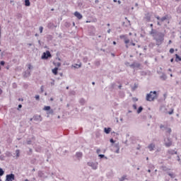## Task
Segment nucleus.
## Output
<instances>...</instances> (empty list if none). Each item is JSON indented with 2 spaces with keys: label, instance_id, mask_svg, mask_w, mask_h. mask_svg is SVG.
Segmentation results:
<instances>
[{
  "label": "nucleus",
  "instance_id": "412c9836",
  "mask_svg": "<svg viewBox=\"0 0 181 181\" xmlns=\"http://www.w3.org/2000/svg\"><path fill=\"white\" fill-rule=\"evenodd\" d=\"M76 158H83V153H81V152H77V153H76Z\"/></svg>",
  "mask_w": 181,
  "mask_h": 181
},
{
  "label": "nucleus",
  "instance_id": "2eb2a0df",
  "mask_svg": "<svg viewBox=\"0 0 181 181\" xmlns=\"http://www.w3.org/2000/svg\"><path fill=\"white\" fill-rule=\"evenodd\" d=\"M29 76H30V71L29 69H27L24 72V77H29Z\"/></svg>",
  "mask_w": 181,
  "mask_h": 181
},
{
  "label": "nucleus",
  "instance_id": "338daca9",
  "mask_svg": "<svg viewBox=\"0 0 181 181\" xmlns=\"http://www.w3.org/2000/svg\"><path fill=\"white\" fill-rule=\"evenodd\" d=\"M118 88H119V90H121V88H122V85H119V86H118Z\"/></svg>",
  "mask_w": 181,
  "mask_h": 181
},
{
  "label": "nucleus",
  "instance_id": "58836bf2",
  "mask_svg": "<svg viewBox=\"0 0 181 181\" xmlns=\"http://www.w3.org/2000/svg\"><path fill=\"white\" fill-rule=\"evenodd\" d=\"M170 53H171V54L175 53V49H173V48L170 49Z\"/></svg>",
  "mask_w": 181,
  "mask_h": 181
},
{
  "label": "nucleus",
  "instance_id": "cd10ccee",
  "mask_svg": "<svg viewBox=\"0 0 181 181\" xmlns=\"http://www.w3.org/2000/svg\"><path fill=\"white\" fill-rule=\"evenodd\" d=\"M98 156L100 159H103V158H105V159H108V158L105 157L104 154H99Z\"/></svg>",
  "mask_w": 181,
  "mask_h": 181
},
{
  "label": "nucleus",
  "instance_id": "bb28decb",
  "mask_svg": "<svg viewBox=\"0 0 181 181\" xmlns=\"http://www.w3.org/2000/svg\"><path fill=\"white\" fill-rule=\"evenodd\" d=\"M50 110H51L50 106H45V107H44V110L45 111H50Z\"/></svg>",
  "mask_w": 181,
  "mask_h": 181
},
{
  "label": "nucleus",
  "instance_id": "79ce46f5",
  "mask_svg": "<svg viewBox=\"0 0 181 181\" xmlns=\"http://www.w3.org/2000/svg\"><path fill=\"white\" fill-rule=\"evenodd\" d=\"M44 88H45V86H41V87H40L41 93H43Z\"/></svg>",
  "mask_w": 181,
  "mask_h": 181
},
{
  "label": "nucleus",
  "instance_id": "3c124183",
  "mask_svg": "<svg viewBox=\"0 0 181 181\" xmlns=\"http://www.w3.org/2000/svg\"><path fill=\"white\" fill-rule=\"evenodd\" d=\"M130 67H132L133 69H134V67H135V62L133 63V64H132L130 65Z\"/></svg>",
  "mask_w": 181,
  "mask_h": 181
},
{
  "label": "nucleus",
  "instance_id": "a211bd4d",
  "mask_svg": "<svg viewBox=\"0 0 181 181\" xmlns=\"http://www.w3.org/2000/svg\"><path fill=\"white\" fill-rule=\"evenodd\" d=\"M168 175L171 177V179H175V177H176V175L173 173H168Z\"/></svg>",
  "mask_w": 181,
  "mask_h": 181
},
{
  "label": "nucleus",
  "instance_id": "e433bc0d",
  "mask_svg": "<svg viewBox=\"0 0 181 181\" xmlns=\"http://www.w3.org/2000/svg\"><path fill=\"white\" fill-rule=\"evenodd\" d=\"M55 66H57V67H60V66H62V63L57 62V63H55Z\"/></svg>",
  "mask_w": 181,
  "mask_h": 181
},
{
  "label": "nucleus",
  "instance_id": "9d476101",
  "mask_svg": "<svg viewBox=\"0 0 181 181\" xmlns=\"http://www.w3.org/2000/svg\"><path fill=\"white\" fill-rule=\"evenodd\" d=\"M74 16H76V18L78 19H83V15H81V13H80L78 11H76L74 13Z\"/></svg>",
  "mask_w": 181,
  "mask_h": 181
},
{
  "label": "nucleus",
  "instance_id": "0eeeda50",
  "mask_svg": "<svg viewBox=\"0 0 181 181\" xmlns=\"http://www.w3.org/2000/svg\"><path fill=\"white\" fill-rule=\"evenodd\" d=\"M34 121H42V118L41 115H35L33 116Z\"/></svg>",
  "mask_w": 181,
  "mask_h": 181
},
{
  "label": "nucleus",
  "instance_id": "7ed1b4c3",
  "mask_svg": "<svg viewBox=\"0 0 181 181\" xmlns=\"http://www.w3.org/2000/svg\"><path fill=\"white\" fill-rule=\"evenodd\" d=\"M52 57V54L50 53V51L47 50L45 52H43L41 59L42 60H47V59H50Z\"/></svg>",
  "mask_w": 181,
  "mask_h": 181
},
{
  "label": "nucleus",
  "instance_id": "4be33fe9",
  "mask_svg": "<svg viewBox=\"0 0 181 181\" xmlns=\"http://www.w3.org/2000/svg\"><path fill=\"white\" fill-rule=\"evenodd\" d=\"M144 110V107L142 106H140L137 110V114H141L142 111Z\"/></svg>",
  "mask_w": 181,
  "mask_h": 181
},
{
  "label": "nucleus",
  "instance_id": "393cba45",
  "mask_svg": "<svg viewBox=\"0 0 181 181\" xmlns=\"http://www.w3.org/2000/svg\"><path fill=\"white\" fill-rule=\"evenodd\" d=\"M155 148V145H153V144H150L149 146H148V149L150 150V151H153V148Z\"/></svg>",
  "mask_w": 181,
  "mask_h": 181
},
{
  "label": "nucleus",
  "instance_id": "052dcab7",
  "mask_svg": "<svg viewBox=\"0 0 181 181\" xmlns=\"http://www.w3.org/2000/svg\"><path fill=\"white\" fill-rule=\"evenodd\" d=\"M136 149H137L138 151H139V150L141 149V146L139 145V146L136 147Z\"/></svg>",
  "mask_w": 181,
  "mask_h": 181
},
{
  "label": "nucleus",
  "instance_id": "2f4dec72",
  "mask_svg": "<svg viewBox=\"0 0 181 181\" xmlns=\"http://www.w3.org/2000/svg\"><path fill=\"white\" fill-rule=\"evenodd\" d=\"M6 156H8V158H11V156H12V153L11 152L6 151Z\"/></svg>",
  "mask_w": 181,
  "mask_h": 181
},
{
  "label": "nucleus",
  "instance_id": "49530a36",
  "mask_svg": "<svg viewBox=\"0 0 181 181\" xmlns=\"http://www.w3.org/2000/svg\"><path fill=\"white\" fill-rule=\"evenodd\" d=\"M0 64L1 66H5V62L1 61Z\"/></svg>",
  "mask_w": 181,
  "mask_h": 181
},
{
  "label": "nucleus",
  "instance_id": "8fccbe9b",
  "mask_svg": "<svg viewBox=\"0 0 181 181\" xmlns=\"http://www.w3.org/2000/svg\"><path fill=\"white\" fill-rule=\"evenodd\" d=\"M43 32V27H40V33H42Z\"/></svg>",
  "mask_w": 181,
  "mask_h": 181
},
{
  "label": "nucleus",
  "instance_id": "4468645a",
  "mask_svg": "<svg viewBox=\"0 0 181 181\" xmlns=\"http://www.w3.org/2000/svg\"><path fill=\"white\" fill-rule=\"evenodd\" d=\"M161 169H162V170H163V172H167V173H168L169 170H170V168H169L166 166H162Z\"/></svg>",
  "mask_w": 181,
  "mask_h": 181
},
{
  "label": "nucleus",
  "instance_id": "ddd939ff",
  "mask_svg": "<svg viewBox=\"0 0 181 181\" xmlns=\"http://www.w3.org/2000/svg\"><path fill=\"white\" fill-rule=\"evenodd\" d=\"M168 153H169L170 155H177V151H176L175 150L170 149V150H168Z\"/></svg>",
  "mask_w": 181,
  "mask_h": 181
},
{
  "label": "nucleus",
  "instance_id": "4d7b16f0",
  "mask_svg": "<svg viewBox=\"0 0 181 181\" xmlns=\"http://www.w3.org/2000/svg\"><path fill=\"white\" fill-rule=\"evenodd\" d=\"M169 115H172V114H173V110H172L171 111L168 112Z\"/></svg>",
  "mask_w": 181,
  "mask_h": 181
},
{
  "label": "nucleus",
  "instance_id": "c85d7f7f",
  "mask_svg": "<svg viewBox=\"0 0 181 181\" xmlns=\"http://www.w3.org/2000/svg\"><path fill=\"white\" fill-rule=\"evenodd\" d=\"M5 175V171H4V169L0 168V176H4Z\"/></svg>",
  "mask_w": 181,
  "mask_h": 181
},
{
  "label": "nucleus",
  "instance_id": "6e6d98bb",
  "mask_svg": "<svg viewBox=\"0 0 181 181\" xmlns=\"http://www.w3.org/2000/svg\"><path fill=\"white\" fill-rule=\"evenodd\" d=\"M133 108H134V110H136V108H137L136 104L133 105Z\"/></svg>",
  "mask_w": 181,
  "mask_h": 181
},
{
  "label": "nucleus",
  "instance_id": "5701e85b",
  "mask_svg": "<svg viewBox=\"0 0 181 181\" xmlns=\"http://www.w3.org/2000/svg\"><path fill=\"white\" fill-rule=\"evenodd\" d=\"M72 67H74V69H80V67H81V64H75L74 65H72Z\"/></svg>",
  "mask_w": 181,
  "mask_h": 181
},
{
  "label": "nucleus",
  "instance_id": "f257e3e1",
  "mask_svg": "<svg viewBox=\"0 0 181 181\" xmlns=\"http://www.w3.org/2000/svg\"><path fill=\"white\" fill-rule=\"evenodd\" d=\"M150 35L153 38V40L156 41V46H160L165 40V34L157 31L156 29H152V31L149 33Z\"/></svg>",
  "mask_w": 181,
  "mask_h": 181
},
{
  "label": "nucleus",
  "instance_id": "f8f14e48",
  "mask_svg": "<svg viewBox=\"0 0 181 181\" xmlns=\"http://www.w3.org/2000/svg\"><path fill=\"white\" fill-rule=\"evenodd\" d=\"M165 129L166 130V133L168 134H167V136H170V134L172 133V129L169 127H165Z\"/></svg>",
  "mask_w": 181,
  "mask_h": 181
},
{
  "label": "nucleus",
  "instance_id": "1a4fd4ad",
  "mask_svg": "<svg viewBox=\"0 0 181 181\" xmlns=\"http://www.w3.org/2000/svg\"><path fill=\"white\" fill-rule=\"evenodd\" d=\"M38 176L40 177H42V179L47 178V175H46V174H45V173H43L42 171H39L38 172Z\"/></svg>",
  "mask_w": 181,
  "mask_h": 181
},
{
  "label": "nucleus",
  "instance_id": "dca6fc26",
  "mask_svg": "<svg viewBox=\"0 0 181 181\" xmlns=\"http://www.w3.org/2000/svg\"><path fill=\"white\" fill-rule=\"evenodd\" d=\"M104 132L105 134H110V132H111V127H105L104 128Z\"/></svg>",
  "mask_w": 181,
  "mask_h": 181
},
{
  "label": "nucleus",
  "instance_id": "72a5a7b5",
  "mask_svg": "<svg viewBox=\"0 0 181 181\" xmlns=\"http://www.w3.org/2000/svg\"><path fill=\"white\" fill-rule=\"evenodd\" d=\"M114 148H115V149H118V148H119V144H114Z\"/></svg>",
  "mask_w": 181,
  "mask_h": 181
},
{
  "label": "nucleus",
  "instance_id": "f704fd0d",
  "mask_svg": "<svg viewBox=\"0 0 181 181\" xmlns=\"http://www.w3.org/2000/svg\"><path fill=\"white\" fill-rule=\"evenodd\" d=\"M35 98L37 101H39V100H40V96L39 95H36Z\"/></svg>",
  "mask_w": 181,
  "mask_h": 181
},
{
  "label": "nucleus",
  "instance_id": "5fc2aeb1",
  "mask_svg": "<svg viewBox=\"0 0 181 181\" xmlns=\"http://www.w3.org/2000/svg\"><path fill=\"white\" fill-rule=\"evenodd\" d=\"M160 129H165V125H163V124H160Z\"/></svg>",
  "mask_w": 181,
  "mask_h": 181
},
{
  "label": "nucleus",
  "instance_id": "473e14b6",
  "mask_svg": "<svg viewBox=\"0 0 181 181\" xmlns=\"http://www.w3.org/2000/svg\"><path fill=\"white\" fill-rule=\"evenodd\" d=\"M134 67H136L137 69H139V67H141V64H139V63H135V64H134Z\"/></svg>",
  "mask_w": 181,
  "mask_h": 181
},
{
  "label": "nucleus",
  "instance_id": "0e129e2a",
  "mask_svg": "<svg viewBox=\"0 0 181 181\" xmlns=\"http://www.w3.org/2000/svg\"><path fill=\"white\" fill-rule=\"evenodd\" d=\"M20 108H22V105L21 104L18 105V110H19Z\"/></svg>",
  "mask_w": 181,
  "mask_h": 181
},
{
  "label": "nucleus",
  "instance_id": "ea45409f",
  "mask_svg": "<svg viewBox=\"0 0 181 181\" xmlns=\"http://www.w3.org/2000/svg\"><path fill=\"white\" fill-rule=\"evenodd\" d=\"M47 114H53V110L50 109L49 110H48Z\"/></svg>",
  "mask_w": 181,
  "mask_h": 181
},
{
  "label": "nucleus",
  "instance_id": "f3484780",
  "mask_svg": "<svg viewBox=\"0 0 181 181\" xmlns=\"http://www.w3.org/2000/svg\"><path fill=\"white\" fill-rule=\"evenodd\" d=\"M59 68L55 67L54 69H52V73L54 74V76H57Z\"/></svg>",
  "mask_w": 181,
  "mask_h": 181
},
{
  "label": "nucleus",
  "instance_id": "864d4df0",
  "mask_svg": "<svg viewBox=\"0 0 181 181\" xmlns=\"http://www.w3.org/2000/svg\"><path fill=\"white\" fill-rule=\"evenodd\" d=\"M112 88H115V83H113L111 84Z\"/></svg>",
  "mask_w": 181,
  "mask_h": 181
},
{
  "label": "nucleus",
  "instance_id": "13d9d810",
  "mask_svg": "<svg viewBox=\"0 0 181 181\" xmlns=\"http://www.w3.org/2000/svg\"><path fill=\"white\" fill-rule=\"evenodd\" d=\"M100 152H101V149L98 148L97 151H96V153H100Z\"/></svg>",
  "mask_w": 181,
  "mask_h": 181
},
{
  "label": "nucleus",
  "instance_id": "20e7f679",
  "mask_svg": "<svg viewBox=\"0 0 181 181\" xmlns=\"http://www.w3.org/2000/svg\"><path fill=\"white\" fill-rule=\"evenodd\" d=\"M165 145L167 148L172 146L173 141L170 136H168L167 139H165Z\"/></svg>",
  "mask_w": 181,
  "mask_h": 181
},
{
  "label": "nucleus",
  "instance_id": "c756f323",
  "mask_svg": "<svg viewBox=\"0 0 181 181\" xmlns=\"http://www.w3.org/2000/svg\"><path fill=\"white\" fill-rule=\"evenodd\" d=\"M127 175H123L121 178L119 179V181H124L126 180Z\"/></svg>",
  "mask_w": 181,
  "mask_h": 181
},
{
  "label": "nucleus",
  "instance_id": "c03bdc74",
  "mask_svg": "<svg viewBox=\"0 0 181 181\" xmlns=\"http://www.w3.org/2000/svg\"><path fill=\"white\" fill-rule=\"evenodd\" d=\"M115 153H119V148H116Z\"/></svg>",
  "mask_w": 181,
  "mask_h": 181
},
{
  "label": "nucleus",
  "instance_id": "de8ad7c7",
  "mask_svg": "<svg viewBox=\"0 0 181 181\" xmlns=\"http://www.w3.org/2000/svg\"><path fill=\"white\" fill-rule=\"evenodd\" d=\"M155 18H156V19H158V21H160V17H159V16H155Z\"/></svg>",
  "mask_w": 181,
  "mask_h": 181
},
{
  "label": "nucleus",
  "instance_id": "a18cd8bd",
  "mask_svg": "<svg viewBox=\"0 0 181 181\" xmlns=\"http://www.w3.org/2000/svg\"><path fill=\"white\" fill-rule=\"evenodd\" d=\"M157 25H158V26H162V22L158 21V22H157Z\"/></svg>",
  "mask_w": 181,
  "mask_h": 181
},
{
  "label": "nucleus",
  "instance_id": "e2e57ef3",
  "mask_svg": "<svg viewBox=\"0 0 181 181\" xmlns=\"http://www.w3.org/2000/svg\"><path fill=\"white\" fill-rule=\"evenodd\" d=\"M32 69V65L29 64L28 65V70H30Z\"/></svg>",
  "mask_w": 181,
  "mask_h": 181
},
{
  "label": "nucleus",
  "instance_id": "774afa93",
  "mask_svg": "<svg viewBox=\"0 0 181 181\" xmlns=\"http://www.w3.org/2000/svg\"><path fill=\"white\" fill-rule=\"evenodd\" d=\"M132 46H135V42H131Z\"/></svg>",
  "mask_w": 181,
  "mask_h": 181
},
{
  "label": "nucleus",
  "instance_id": "bf43d9fd",
  "mask_svg": "<svg viewBox=\"0 0 181 181\" xmlns=\"http://www.w3.org/2000/svg\"><path fill=\"white\" fill-rule=\"evenodd\" d=\"M177 160L178 162H180V157H179V156H177Z\"/></svg>",
  "mask_w": 181,
  "mask_h": 181
},
{
  "label": "nucleus",
  "instance_id": "c9c22d12",
  "mask_svg": "<svg viewBox=\"0 0 181 181\" xmlns=\"http://www.w3.org/2000/svg\"><path fill=\"white\" fill-rule=\"evenodd\" d=\"M124 43L126 45H128V43H129V40L127 39V38H124Z\"/></svg>",
  "mask_w": 181,
  "mask_h": 181
},
{
  "label": "nucleus",
  "instance_id": "680f3d73",
  "mask_svg": "<svg viewBox=\"0 0 181 181\" xmlns=\"http://www.w3.org/2000/svg\"><path fill=\"white\" fill-rule=\"evenodd\" d=\"M150 27L151 28V32H152V29H153V24H150Z\"/></svg>",
  "mask_w": 181,
  "mask_h": 181
},
{
  "label": "nucleus",
  "instance_id": "4c0bfd02",
  "mask_svg": "<svg viewBox=\"0 0 181 181\" xmlns=\"http://www.w3.org/2000/svg\"><path fill=\"white\" fill-rule=\"evenodd\" d=\"M5 156L4 155L0 156V160H5Z\"/></svg>",
  "mask_w": 181,
  "mask_h": 181
},
{
  "label": "nucleus",
  "instance_id": "7c9ffc66",
  "mask_svg": "<svg viewBox=\"0 0 181 181\" xmlns=\"http://www.w3.org/2000/svg\"><path fill=\"white\" fill-rule=\"evenodd\" d=\"M16 158H18L20 156L21 151L19 150L16 151Z\"/></svg>",
  "mask_w": 181,
  "mask_h": 181
},
{
  "label": "nucleus",
  "instance_id": "6e6552de",
  "mask_svg": "<svg viewBox=\"0 0 181 181\" xmlns=\"http://www.w3.org/2000/svg\"><path fill=\"white\" fill-rule=\"evenodd\" d=\"M152 15L150 13H147L145 15L144 19H146V22H151V18Z\"/></svg>",
  "mask_w": 181,
  "mask_h": 181
},
{
  "label": "nucleus",
  "instance_id": "09e8293b",
  "mask_svg": "<svg viewBox=\"0 0 181 181\" xmlns=\"http://www.w3.org/2000/svg\"><path fill=\"white\" fill-rule=\"evenodd\" d=\"M33 150L32 148H29V153L28 155H32Z\"/></svg>",
  "mask_w": 181,
  "mask_h": 181
},
{
  "label": "nucleus",
  "instance_id": "a878e982",
  "mask_svg": "<svg viewBox=\"0 0 181 181\" xmlns=\"http://www.w3.org/2000/svg\"><path fill=\"white\" fill-rule=\"evenodd\" d=\"M25 6H29L30 5V1L25 0Z\"/></svg>",
  "mask_w": 181,
  "mask_h": 181
},
{
  "label": "nucleus",
  "instance_id": "603ef678",
  "mask_svg": "<svg viewBox=\"0 0 181 181\" xmlns=\"http://www.w3.org/2000/svg\"><path fill=\"white\" fill-rule=\"evenodd\" d=\"M110 142H111V144H115V141H114L113 139H110Z\"/></svg>",
  "mask_w": 181,
  "mask_h": 181
},
{
  "label": "nucleus",
  "instance_id": "aec40b11",
  "mask_svg": "<svg viewBox=\"0 0 181 181\" xmlns=\"http://www.w3.org/2000/svg\"><path fill=\"white\" fill-rule=\"evenodd\" d=\"M175 62H181V57L177 54H175Z\"/></svg>",
  "mask_w": 181,
  "mask_h": 181
},
{
  "label": "nucleus",
  "instance_id": "9b49d317",
  "mask_svg": "<svg viewBox=\"0 0 181 181\" xmlns=\"http://www.w3.org/2000/svg\"><path fill=\"white\" fill-rule=\"evenodd\" d=\"M168 19H169V16L165 15L160 18V22H161V23H162L163 22H165V21H168Z\"/></svg>",
  "mask_w": 181,
  "mask_h": 181
},
{
  "label": "nucleus",
  "instance_id": "f03ea898",
  "mask_svg": "<svg viewBox=\"0 0 181 181\" xmlns=\"http://www.w3.org/2000/svg\"><path fill=\"white\" fill-rule=\"evenodd\" d=\"M158 98V93L156 90L151 91L149 93L146 95V100L147 101H153Z\"/></svg>",
  "mask_w": 181,
  "mask_h": 181
},
{
  "label": "nucleus",
  "instance_id": "6ab92c4d",
  "mask_svg": "<svg viewBox=\"0 0 181 181\" xmlns=\"http://www.w3.org/2000/svg\"><path fill=\"white\" fill-rule=\"evenodd\" d=\"M79 103L81 104V105H84V104H86V100L84 98H81L79 100Z\"/></svg>",
  "mask_w": 181,
  "mask_h": 181
},
{
  "label": "nucleus",
  "instance_id": "b1692460",
  "mask_svg": "<svg viewBox=\"0 0 181 181\" xmlns=\"http://www.w3.org/2000/svg\"><path fill=\"white\" fill-rule=\"evenodd\" d=\"M160 78L165 81L166 80V78H168V76H166V74H163L162 76H160Z\"/></svg>",
  "mask_w": 181,
  "mask_h": 181
},
{
  "label": "nucleus",
  "instance_id": "69168bd1",
  "mask_svg": "<svg viewBox=\"0 0 181 181\" xmlns=\"http://www.w3.org/2000/svg\"><path fill=\"white\" fill-rule=\"evenodd\" d=\"M169 180H170V178L165 177V181H169Z\"/></svg>",
  "mask_w": 181,
  "mask_h": 181
},
{
  "label": "nucleus",
  "instance_id": "37998d69",
  "mask_svg": "<svg viewBox=\"0 0 181 181\" xmlns=\"http://www.w3.org/2000/svg\"><path fill=\"white\" fill-rule=\"evenodd\" d=\"M47 175H50L51 176H53L54 175V173H50V172L47 171Z\"/></svg>",
  "mask_w": 181,
  "mask_h": 181
},
{
  "label": "nucleus",
  "instance_id": "423d86ee",
  "mask_svg": "<svg viewBox=\"0 0 181 181\" xmlns=\"http://www.w3.org/2000/svg\"><path fill=\"white\" fill-rule=\"evenodd\" d=\"M88 166H90V168H92V169H94L95 170L98 168L97 164L93 162L88 163Z\"/></svg>",
  "mask_w": 181,
  "mask_h": 181
},
{
  "label": "nucleus",
  "instance_id": "a19ab883",
  "mask_svg": "<svg viewBox=\"0 0 181 181\" xmlns=\"http://www.w3.org/2000/svg\"><path fill=\"white\" fill-rule=\"evenodd\" d=\"M27 144H28V145H32V141L31 140H28Z\"/></svg>",
  "mask_w": 181,
  "mask_h": 181
},
{
  "label": "nucleus",
  "instance_id": "39448f33",
  "mask_svg": "<svg viewBox=\"0 0 181 181\" xmlns=\"http://www.w3.org/2000/svg\"><path fill=\"white\" fill-rule=\"evenodd\" d=\"M6 181H13L15 180V175L13 173L8 174L6 176Z\"/></svg>",
  "mask_w": 181,
  "mask_h": 181
}]
</instances>
